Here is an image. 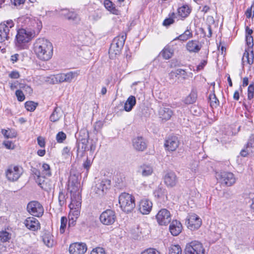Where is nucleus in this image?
<instances>
[{
  "label": "nucleus",
  "mask_w": 254,
  "mask_h": 254,
  "mask_svg": "<svg viewBox=\"0 0 254 254\" xmlns=\"http://www.w3.org/2000/svg\"><path fill=\"white\" fill-rule=\"evenodd\" d=\"M68 189L71 193V202L69 205L68 227H73L80 215L81 205L80 184L75 175H70L68 181Z\"/></svg>",
  "instance_id": "obj_1"
},
{
  "label": "nucleus",
  "mask_w": 254,
  "mask_h": 254,
  "mask_svg": "<svg viewBox=\"0 0 254 254\" xmlns=\"http://www.w3.org/2000/svg\"><path fill=\"white\" fill-rule=\"evenodd\" d=\"M33 50L37 58L42 61L50 60L53 55L52 43L45 38L36 40L33 44Z\"/></svg>",
  "instance_id": "obj_2"
},
{
  "label": "nucleus",
  "mask_w": 254,
  "mask_h": 254,
  "mask_svg": "<svg viewBox=\"0 0 254 254\" xmlns=\"http://www.w3.org/2000/svg\"><path fill=\"white\" fill-rule=\"evenodd\" d=\"M33 37V33L29 30L24 28L18 29L15 37V46L19 49H26L27 44Z\"/></svg>",
  "instance_id": "obj_3"
},
{
  "label": "nucleus",
  "mask_w": 254,
  "mask_h": 254,
  "mask_svg": "<svg viewBox=\"0 0 254 254\" xmlns=\"http://www.w3.org/2000/svg\"><path fill=\"white\" fill-rule=\"evenodd\" d=\"M126 37V34L124 33L114 39L109 50L110 58L114 59L116 56L120 54L124 47Z\"/></svg>",
  "instance_id": "obj_4"
},
{
  "label": "nucleus",
  "mask_w": 254,
  "mask_h": 254,
  "mask_svg": "<svg viewBox=\"0 0 254 254\" xmlns=\"http://www.w3.org/2000/svg\"><path fill=\"white\" fill-rule=\"evenodd\" d=\"M119 201L122 209L127 213L130 212L135 206L134 197L126 192L120 194Z\"/></svg>",
  "instance_id": "obj_5"
},
{
  "label": "nucleus",
  "mask_w": 254,
  "mask_h": 254,
  "mask_svg": "<svg viewBox=\"0 0 254 254\" xmlns=\"http://www.w3.org/2000/svg\"><path fill=\"white\" fill-rule=\"evenodd\" d=\"M14 22L11 19L3 21L0 23V42L8 40L12 35L11 30L14 27Z\"/></svg>",
  "instance_id": "obj_6"
},
{
  "label": "nucleus",
  "mask_w": 254,
  "mask_h": 254,
  "mask_svg": "<svg viewBox=\"0 0 254 254\" xmlns=\"http://www.w3.org/2000/svg\"><path fill=\"white\" fill-rule=\"evenodd\" d=\"M111 181L108 179L98 180L92 189L98 196H103L110 188Z\"/></svg>",
  "instance_id": "obj_7"
},
{
  "label": "nucleus",
  "mask_w": 254,
  "mask_h": 254,
  "mask_svg": "<svg viewBox=\"0 0 254 254\" xmlns=\"http://www.w3.org/2000/svg\"><path fill=\"white\" fill-rule=\"evenodd\" d=\"M100 222L106 226H111L114 224L117 220L115 212L111 209H107L100 215Z\"/></svg>",
  "instance_id": "obj_8"
},
{
  "label": "nucleus",
  "mask_w": 254,
  "mask_h": 254,
  "mask_svg": "<svg viewBox=\"0 0 254 254\" xmlns=\"http://www.w3.org/2000/svg\"><path fill=\"white\" fill-rule=\"evenodd\" d=\"M28 212L32 215L40 217L44 213V208L42 204L37 201H31L27 205Z\"/></svg>",
  "instance_id": "obj_9"
},
{
  "label": "nucleus",
  "mask_w": 254,
  "mask_h": 254,
  "mask_svg": "<svg viewBox=\"0 0 254 254\" xmlns=\"http://www.w3.org/2000/svg\"><path fill=\"white\" fill-rule=\"evenodd\" d=\"M202 244L198 241H192L186 246L185 254H204Z\"/></svg>",
  "instance_id": "obj_10"
},
{
  "label": "nucleus",
  "mask_w": 254,
  "mask_h": 254,
  "mask_svg": "<svg viewBox=\"0 0 254 254\" xmlns=\"http://www.w3.org/2000/svg\"><path fill=\"white\" fill-rule=\"evenodd\" d=\"M216 177L222 184L227 186H231L236 182V178L234 174L231 172H222L217 173Z\"/></svg>",
  "instance_id": "obj_11"
},
{
  "label": "nucleus",
  "mask_w": 254,
  "mask_h": 254,
  "mask_svg": "<svg viewBox=\"0 0 254 254\" xmlns=\"http://www.w3.org/2000/svg\"><path fill=\"white\" fill-rule=\"evenodd\" d=\"M188 228L191 230L198 229L202 224L201 218L194 213L189 214L186 221Z\"/></svg>",
  "instance_id": "obj_12"
},
{
  "label": "nucleus",
  "mask_w": 254,
  "mask_h": 254,
  "mask_svg": "<svg viewBox=\"0 0 254 254\" xmlns=\"http://www.w3.org/2000/svg\"><path fill=\"white\" fill-rule=\"evenodd\" d=\"M156 219L159 225L166 226L171 222V215L167 209H161L156 214Z\"/></svg>",
  "instance_id": "obj_13"
},
{
  "label": "nucleus",
  "mask_w": 254,
  "mask_h": 254,
  "mask_svg": "<svg viewBox=\"0 0 254 254\" xmlns=\"http://www.w3.org/2000/svg\"><path fill=\"white\" fill-rule=\"evenodd\" d=\"M22 173V169L16 166H10L6 171V176L10 181H17Z\"/></svg>",
  "instance_id": "obj_14"
},
{
  "label": "nucleus",
  "mask_w": 254,
  "mask_h": 254,
  "mask_svg": "<svg viewBox=\"0 0 254 254\" xmlns=\"http://www.w3.org/2000/svg\"><path fill=\"white\" fill-rule=\"evenodd\" d=\"M152 208V202L146 198L141 199L138 205V211L143 215L148 214Z\"/></svg>",
  "instance_id": "obj_15"
},
{
  "label": "nucleus",
  "mask_w": 254,
  "mask_h": 254,
  "mask_svg": "<svg viewBox=\"0 0 254 254\" xmlns=\"http://www.w3.org/2000/svg\"><path fill=\"white\" fill-rule=\"evenodd\" d=\"M87 250L86 245L83 243H75L69 247L70 254H84Z\"/></svg>",
  "instance_id": "obj_16"
},
{
  "label": "nucleus",
  "mask_w": 254,
  "mask_h": 254,
  "mask_svg": "<svg viewBox=\"0 0 254 254\" xmlns=\"http://www.w3.org/2000/svg\"><path fill=\"white\" fill-rule=\"evenodd\" d=\"M78 73L75 71H70L66 73H60L55 75V79L57 82H70L72 80L77 77Z\"/></svg>",
  "instance_id": "obj_17"
},
{
  "label": "nucleus",
  "mask_w": 254,
  "mask_h": 254,
  "mask_svg": "<svg viewBox=\"0 0 254 254\" xmlns=\"http://www.w3.org/2000/svg\"><path fill=\"white\" fill-rule=\"evenodd\" d=\"M136 172L142 177H148L153 173V167L151 164L143 163L137 167Z\"/></svg>",
  "instance_id": "obj_18"
},
{
  "label": "nucleus",
  "mask_w": 254,
  "mask_h": 254,
  "mask_svg": "<svg viewBox=\"0 0 254 254\" xmlns=\"http://www.w3.org/2000/svg\"><path fill=\"white\" fill-rule=\"evenodd\" d=\"M164 181L168 187L172 188L176 185L178 182V178L174 172L170 171L165 175Z\"/></svg>",
  "instance_id": "obj_19"
},
{
  "label": "nucleus",
  "mask_w": 254,
  "mask_h": 254,
  "mask_svg": "<svg viewBox=\"0 0 254 254\" xmlns=\"http://www.w3.org/2000/svg\"><path fill=\"white\" fill-rule=\"evenodd\" d=\"M26 227L31 230L36 231L40 227L38 220L34 217H29L25 219L24 222Z\"/></svg>",
  "instance_id": "obj_20"
},
{
  "label": "nucleus",
  "mask_w": 254,
  "mask_h": 254,
  "mask_svg": "<svg viewBox=\"0 0 254 254\" xmlns=\"http://www.w3.org/2000/svg\"><path fill=\"white\" fill-rule=\"evenodd\" d=\"M173 114L172 110L168 107H161L158 111L159 117L164 122L170 120Z\"/></svg>",
  "instance_id": "obj_21"
},
{
  "label": "nucleus",
  "mask_w": 254,
  "mask_h": 254,
  "mask_svg": "<svg viewBox=\"0 0 254 254\" xmlns=\"http://www.w3.org/2000/svg\"><path fill=\"white\" fill-rule=\"evenodd\" d=\"M179 145L178 138L176 136H172L168 138L165 141V146L166 148L171 151L176 150Z\"/></svg>",
  "instance_id": "obj_22"
},
{
  "label": "nucleus",
  "mask_w": 254,
  "mask_h": 254,
  "mask_svg": "<svg viewBox=\"0 0 254 254\" xmlns=\"http://www.w3.org/2000/svg\"><path fill=\"white\" fill-rule=\"evenodd\" d=\"M132 145L133 148L137 151H142L146 149V143L142 137H136L132 140Z\"/></svg>",
  "instance_id": "obj_23"
},
{
  "label": "nucleus",
  "mask_w": 254,
  "mask_h": 254,
  "mask_svg": "<svg viewBox=\"0 0 254 254\" xmlns=\"http://www.w3.org/2000/svg\"><path fill=\"white\" fill-rule=\"evenodd\" d=\"M240 153L243 157H246L248 154L254 156V136L251 137L246 148Z\"/></svg>",
  "instance_id": "obj_24"
},
{
  "label": "nucleus",
  "mask_w": 254,
  "mask_h": 254,
  "mask_svg": "<svg viewBox=\"0 0 254 254\" xmlns=\"http://www.w3.org/2000/svg\"><path fill=\"white\" fill-rule=\"evenodd\" d=\"M169 230L172 235L177 236L182 232V224L180 221L174 220L170 225Z\"/></svg>",
  "instance_id": "obj_25"
},
{
  "label": "nucleus",
  "mask_w": 254,
  "mask_h": 254,
  "mask_svg": "<svg viewBox=\"0 0 254 254\" xmlns=\"http://www.w3.org/2000/svg\"><path fill=\"white\" fill-rule=\"evenodd\" d=\"M186 48L190 53H197L200 50L201 45L197 40H190L187 43Z\"/></svg>",
  "instance_id": "obj_26"
},
{
  "label": "nucleus",
  "mask_w": 254,
  "mask_h": 254,
  "mask_svg": "<svg viewBox=\"0 0 254 254\" xmlns=\"http://www.w3.org/2000/svg\"><path fill=\"white\" fill-rule=\"evenodd\" d=\"M242 62L244 64L246 63L251 65L254 63L253 51L246 49L242 58Z\"/></svg>",
  "instance_id": "obj_27"
},
{
  "label": "nucleus",
  "mask_w": 254,
  "mask_h": 254,
  "mask_svg": "<svg viewBox=\"0 0 254 254\" xmlns=\"http://www.w3.org/2000/svg\"><path fill=\"white\" fill-rule=\"evenodd\" d=\"M63 114L62 109L56 107L50 117V120L52 122H58L62 117Z\"/></svg>",
  "instance_id": "obj_28"
},
{
  "label": "nucleus",
  "mask_w": 254,
  "mask_h": 254,
  "mask_svg": "<svg viewBox=\"0 0 254 254\" xmlns=\"http://www.w3.org/2000/svg\"><path fill=\"white\" fill-rule=\"evenodd\" d=\"M136 104V99L134 96H130L124 105V109L127 112L130 111Z\"/></svg>",
  "instance_id": "obj_29"
},
{
  "label": "nucleus",
  "mask_w": 254,
  "mask_h": 254,
  "mask_svg": "<svg viewBox=\"0 0 254 254\" xmlns=\"http://www.w3.org/2000/svg\"><path fill=\"white\" fill-rule=\"evenodd\" d=\"M160 54L164 59L169 60L172 57L174 54V50L167 46L162 50Z\"/></svg>",
  "instance_id": "obj_30"
},
{
  "label": "nucleus",
  "mask_w": 254,
  "mask_h": 254,
  "mask_svg": "<svg viewBox=\"0 0 254 254\" xmlns=\"http://www.w3.org/2000/svg\"><path fill=\"white\" fill-rule=\"evenodd\" d=\"M171 76H175L178 78H182L184 79H187L189 76L188 73L184 69L179 68L170 73Z\"/></svg>",
  "instance_id": "obj_31"
},
{
  "label": "nucleus",
  "mask_w": 254,
  "mask_h": 254,
  "mask_svg": "<svg viewBox=\"0 0 254 254\" xmlns=\"http://www.w3.org/2000/svg\"><path fill=\"white\" fill-rule=\"evenodd\" d=\"M43 241L45 245L49 248L52 247L54 245L53 236L50 233H46L43 235Z\"/></svg>",
  "instance_id": "obj_32"
},
{
  "label": "nucleus",
  "mask_w": 254,
  "mask_h": 254,
  "mask_svg": "<svg viewBox=\"0 0 254 254\" xmlns=\"http://www.w3.org/2000/svg\"><path fill=\"white\" fill-rule=\"evenodd\" d=\"M104 4L105 8L112 13L116 15L119 14V11L114 6L112 1L109 0H105Z\"/></svg>",
  "instance_id": "obj_33"
},
{
  "label": "nucleus",
  "mask_w": 254,
  "mask_h": 254,
  "mask_svg": "<svg viewBox=\"0 0 254 254\" xmlns=\"http://www.w3.org/2000/svg\"><path fill=\"white\" fill-rule=\"evenodd\" d=\"M64 15L67 19L72 21L76 22L79 20L77 14L72 11L65 10Z\"/></svg>",
  "instance_id": "obj_34"
},
{
  "label": "nucleus",
  "mask_w": 254,
  "mask_h": 254,
  "mask_svg": "<svg viewBox=\"0 0 254 254\" xmlns=\"http://www.w3.org/2000/svg\"><path fill=\"white\" fill-rule=\"evenodd\" d=\"M192 37V32L190 30L187 29L183 34L175 38L174 39V41L178 40L184 42L191 38Z\"/></svg>",
  "instance_id": "obj_35"
},
{
  "label": "nucleus",
  "mask_w": 254,
  "mask_h": 254,
  "mask_svg": "<svg viewBox=\"0 0 254 254\" xmlns=\"http://www.w3.org/2000/svg\"><path fill=\"white\" fill-rule=\"evenodd\" d=\"M197 93L195 91H191L190 93L184 99V102L186 104H193L196 101Z\"/></svg>",
  "instance_id": "obj_36"
},
{
  "label": "nucleus",
  "mask_w": 254,
  "mask_h": 254,
  "mask_svg": "<svg viewBox=\"0 0 254 254\" xmlns=\"http://www.w3.org/2000/svg\"><path fill=\"white\" fill-rule=\"evenodd\" d=\"M179 15L183 18L187 17L190 12V9L187 5H184L179 7L178 9Z\"/></svg>",
  "instance_id": "obj_37"
},
{
  "label": "nucleus",
  "mask_w": 254,
  "mask_h": 254,
  "mask_svg": "<svg viewBox=\"0 0 254 254\" xmlns=\"http://www.w3.org/2000/svg\"><path fill=\"white\" fill-rule=\"evenodd\" d=\"M210 104L211 107L216 108L219 104L218 99L217 98L214 93L210 94L209 95Z\"/></svg>",
  "instance_id": "obj_38"
},
{
  "label": "nucleus",
  "mask_w": 254,
  "mask_h": 254,
  "mask_svg": "<svg viewBox=\"0 0 254 254\" xmlns=\"http://www.w3.org/2000/svg\"><path fill=\"white\" fill-rule=\"evenodd\" d=\"M11 239V234L6 231L0 232V241L2 242H8Z\"/></svg>",
  "instance_id": "obj_39"
},
{
  "label": "nucleus",
  "mask_w": 254,
  "mask_h": 254,
  "mask_svg": "<svg viewBox=\"0 0 254 254\" xmlns=\"http://www.w3.org/2000/svg\"><path fill=\"white\" fill-rule=\"evenodd\" d=\"M42 168V173L45 176V177H50L52 175L49 165L47 163H43Z\"/></svg>",
  "instance_id": "obj_40"
},
{
  "label": "nucleus",
  "mask_w": 254,
  "mask_h": 254,
  "mask_svg": "<svg viewBox=\"0 0 254 254\" xmlns=\"http://www.w3.org/2000/svg\"><path fill=\"white\" fill-rule=\"evenodd\" d=\"M170 254H182V249L178 245H172L169 249Z\"/></svg>",
  "instance_id": "obj_41"
},
{
  "label": "nucleus",
  "mask_w": 254,
  "mask_h": 254,
  "mask_svg": "<svg viewBox=\"0 0 254 254\" xmlns=\"http://www.w3.org/2000/svg\"><path fill=\"white\" fill-rule=\"evenodd\" d=\"M88 139L86 138H82L78 142V149L79 150L81 147L83 151H85L88 149L87 146Z\"/></svg>",
  "instance_id": "obj_42"
},
{
  "label": "nucleus",
  "mask_w": 254,
  "mask_h": 254,
  "mask_svg": "<svg viewBox=\"0 0 254 254\" xmlns=\"http://www.w3.org/2000/svg\"><path fill=\"white\" fill-rule=\"evenodd\" d=\"M67 222V219L66 217L63 216L61 219V226L60 232L61 234H63L65 230Z\"/></svg>",
  "instance_id": "obj_43"
},
{
  "label": "nucleus",
  "mask_w": 254,
  "mask_h": 254,
  "mask_svg": "<svg viewBox=\"0 0 254 254\" xmlns=\"http://www.w3.org/2000/svg\"><path fill=\"white\" fill-rule=\"evenodd\" d=\"M37 104L35 103L33 101H28L25 103V107L26 110L28 111L33 112L34 111L36 107Z\"/></svg>",
  "instance_id": "obj_44"
},
{
  "label": "nucleus",
  "mask_w": 254,
  "mask_h": 254,
  "mask_svg": "<svg viewBox=\"0 0 254 254\" xmlns=\"http://www.w3.org/2000/svg\"><path fill=\"white\" fill-rule=\"evenodd\" d=\"M246 41L248 48L246 49L253 50L254 46L253 37L252 35H246Z\"/></svg>",
  "instance_id": "obj_45"
},
{
  "label": "nucleus",
  "mask_w": 254,
  "mask_h": 254,
  "mask_svg": "<svg viewBox=\"0 0 254 254\" xmlns=\"http://www.w3.org/2000/svg\"><path fill=\"white\" fill-rule=\"evenodd\" d=\"M66 195L63 192L60 191L59 194V203L61 206H63L66 202Z\"/></svg>",
  "instance_id": "obj_46"
},
{
  "label": "nucleus",
  "mask_w": 254,
  "mask_h": 254,
  "mask_svg": "<svg viewBox=\"0 0 254 254\" xmlns=\"http://www.w3.org/2000/svg\"><path fill=\"white\" fill-rule=\"evenodd\" d=\"M254 97V86L253 84H251L248 88V99L251 100Z\"/></svg>",
  "instance_id": "obj_47"
},
{
  "label": "nucleus",
  "mask_w": 254,
  "mask_h": 254,
  "mask_svg": "<svg viewBox=\"0 0 254 254\" xmlns=\"http://www.w3.org/2000/svg\"><path fill=\"white\" fill-rule=\"evenodd\" d=\"M66 137V134L63 131H60L56 135V140L58 143H62Z\"/></svg>",
  "instance_id": "obj_48"
},
{
  "label": "nucleus",
  "mask_w": 254,
  "mask_h": 254,
  "mask_svg": "<svg viewBox=\"0 0 254 254\" xmlns=\"http://www.w3.org/2000/svg\"><path fill=\"white\" fill-rule=\"evenodd\" d=\"M70 148L68 147H65L63 148L62 152V156L64 159L68 158L70 156Z\"/></svg>",
  "instance_id": "obj_49"
},
{
  "label": "nucleus",
  "mask_w": 254,
  "mask_h": 254,
  "mask_svg": "<svg viewBox=\"0 0 254 254\" xmlns=\"http://www.w3.org/2000/svg\"><path fill=\"white\" fill-rule=\"evenodd\" d=\"M3 144L7 149H13L14 148V144L11 141L8 140H5L3 142Z\"/></svg>",
  "instance_id": "obj_50"
},
{
  "label": "nucleus",
  "mask_w": 254,
  "mask_h": 254,
  "mask_svg": "<svg viewBox=\"0 0 254 254\" xmlns=\"http://www.w3.org/2000/svg\"><path fill=\"white\" fill-rule=\"evenodd\" d=\"M90 254H106L104 250L102 248H96L92 250Z\"/></svg>",
  "instance_id": "obj_51"
},
{
  "label": "nucleus",
  "mask_w": 254,
  "mask_h": 254,
  "mask_svg": "<svg viewBox=\"0 0 254 254\" xmlns=\"http://www.w3.org/2000/svg\"><path fill=\"white\" fill-rule=\"evenodd\" d=\"M252 12L254 13V4L252 5L251 7L248 8L246 11L245 15L247 18H250L252 15H254V14H252Z\"/></svg>",
  "instance_id": "obj_52"
},
{
  "label": "nucleus",
  "mask_w": 254,
  "mask_h": 254,
  "mask_svg": "<svg viewBox=\"0 0 254 254\" xmlns=\"http://www.w3.org/2000/svg\"><path fill=\"white\" fill-rule=\"evenodd\" d=\"M15 95L19 101H23L25 99V96L22 91L20 90L16 91Z\"/></svg>",
  "instance_id": "obj_53"
},
{
  "label": "nucleus",
  "mask_w": 254,
  "mask_h": 254,
  "mask_svg": "<svg viewBox=\"0 0 254 254\" xmlns=\"http://www.w3.org/2000/svg\"><path fill=\"white\" fill-rule=\"evenodd\" d=\"M92 164V161L87 158L86 161L83 164V167L84 169L86 170V173H88L91 166Z\"/></svg>",
  "instance_id": "obj_54"
},
{
  "label": "nucleus",
  "mask_w": 254,
  "mask_h": 254,
  "mask_svg": "<svg viewBox=\"0 0 254 254\" xmlns=\"http://www.w3.org/2000/svg\"><path fill=\"white\" fill-rule=\"evenodd\" d=\"M141 254H160V253L154 249H149L141 253Z\"/></svg>",
  "instance_id": "obj_55"
},
{
  "label": "nucleus",
  "mask_w": 254,
  "mask_h": 254,
  "mask_svg": "<svg viewBox=\"0 0 254 254\" xmlns=\"http://www.w3.org/2000/svg\"><path fill=\"white\" fill-rule=\"evenodd\" d=\"M35 175L37 176V179H36V182L38 183V185L40 186V187L42 189H44V180L43 181V182H41V177L40 175V173L38 172V174L35 173Z\"/></svg>",
  "instance_id": "obj_56"
},
{
  "label": "nucleus",
  "mask_w": 254,
  "mask_h": 254,
  "mask_svg": "<svg viewBox=\"0 0 254 254\" xmlns=\"http://www.w3.org/2000/svg\"><path fill=\"white\" fill-rule=\"evenodd\" d=\"M103 126V124L102 122L100 121H97L95 123V124L94 125V129L96 131H98L102 128Z\"/></svg>",
  "instance_id": "obj_57"
},
{
  "label": "nucleus",
  "mask_w": 254,
  "mask_h": 254,
  "mask_svg": "<svg viewBox=\"0 0 254 254\" xmlns=\"http://www.w3.org/2000/svg\"><path fill=\"white\" fill-rule=\"evenodd\" d=\"M154 194L156 197H160L163 194V190L160 188H158L154 191Z\"/></svg>",
  "instance_id": "obj_58"
},
{
  "label": "nucleus",
  "mask_w": 254,
  "mask_h": 254,
  "mask_svg": "<svg viewBox=\"0 0 254 254\" xmlns=\"http://www.w3.org/2000/svg\"><path fill=\"white\" fill-rule=\"evenodd\" d=\"M11 1L12 3L14 5L18 6L23 4L25 1V0H11Z\"/></svg>",
  "instance_id": "obj_59"
},
{
  "label": "nucleus",
  "mask_w": 254,
  "mask_h": 254,
  "mask_svg": "<svg viewBox=\"0 0 254 254\" xmlns=\"http://www.w3.org/2000/svg\"><path fill=\"white\" fill-rule=\"evenodd\" d=\"M207 61L206 60H203L201 62L200 64H199L196 67L197 71L200 70L203 68L204 66L206 64Z\"/></svg>",
  "instance_id": "obj_60"
},
{
  "label": "nucleus",
  "mask_w": 254,
  "mask_h": 254,
  "mask_svg": "<svg viewBox=\"0 0 254 254\" xmlns=\"http://www.w3.org/2000/svg\"><path fill=\"white\" fill-rule=\"evenodd\" d=\"M9 76L11 78L17 79V78H19V72L18 71H12L9 74Z\"/></svg>",
  "instance_id": "obj_61"
},
{
  "label": "nucleus",
  "mask_w": 254,
  "mask_h": 254,
  "mask_svg": "<svg viewBox=\"0 0 254 254\" xmlns=\"http://www.w3.org/2000/svg\"><path fill=\"white\" fill-rule=\"evenodd\" d=\"M174 20L173 19L171 18H166L165 19L163 23V25L164 26H169L172 24L174 22Z\"/></svg>",
  "instance_id": "obj_62"
},
{
  "label": "nucleus",
  "mask_w": 254,
  "mask_h": 254,
  "mask_svg": "<svg viewBox=\"0 0 254 254\" xmlns=\"http://www.w3.org/2000/svg\"><path fill=\"white\" fill-rule=\"evenodd\" d=\"M2 134L6 138H12L14 136V135L10 134V131L9 130H4L2 131Z\"/></svg>",
  "instance_id": "obj_63"
},
{
  "label": "nucleus",
  "mask_w": 254,
  "mask_h": 254,
  "mask_svg": "<svg viewBox=\"0 0 254 254\" xmlns=\"http://www.w3.org/2000/svg\"><path fill=\"white\" fill-rule=\"evenodd\" d=\"M37 141H38V145L40 147H43L45 146V142L44 139L43 138H42L41 137H38L37 138Z\"/></svg>",
  "instance_id": "obj_64"
}]
</instances>
